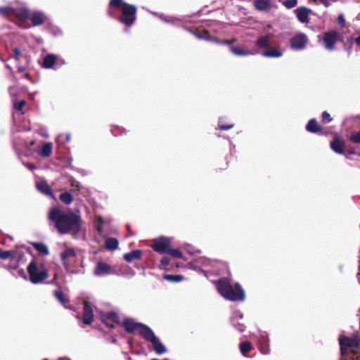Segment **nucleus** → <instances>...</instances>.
I'll list each match as a JSON object with an SVG mask.
<instances>
[{
  "label": "nucleus",
  "mask_w": 360,
  "mask_h": 360,
  "mask_svg": "<svg viewBox=\"0 0 360 360\" xmlns=\"http://www.w3.org/2000/svg\"><path fill=\"white\" fill-rule=\"evenodd\" d=\"M33 246L41 255H47L49 254L47 246L41 243H34Z\"/></svg>",
  "instance_id": "5701e85b"
},
{
  "label": "nucleus",
  "mask_w": 360,
  "mask_h": 360,
  "mask_svg": "<svg viewBox=\"0 0 360 360\" xmlns=\"http://www.w3.org/2000/svg\"><path fill=\"white\" fill-rule=\"evenodd\" d=\"M350 139L354 143H360V132H356L355 134H353L350 136Z\"/></svg>",
  "instance_id": "ea45409f"
},
{
  "label": "nucleus",
  "mask_w": 360,
  "mask_h": 360,
  "mask_svg": "<svg viewBox=\"0 0 360 360\" xmlns=\"http://www.w3.org/2000/svg\"><path fill=\"white\" fill-rule=\"evenodd\" d=\"M231 50L232 53H233L235 55L237 56H247L252 54L250 52H248L243 49H240L239 47H231Z\"/></svg>",
  "instance_id": "c756f323"
},
{
  "label": "nucleus",
  "mask_w": 360,
  "mask_h": 360,
  "mask_svg": "<svg viewBox=\"0 0 360 360\" xmlns=\"http://www.w3.org/2000/svg\"><path fill=\"white\" fill-rule=\"evenodd\" d=\"M254 6L259 11H266L271 7V0H255Z\"/></svg>",
  "instance_id": "ddd939ff"
},
{
  "label": "nucleus",
  "mask_w": 360,
  "mask_h": 360,
  "mask_svg": "<svg viewBox=\"0 0 360 360\" xmlns=\"http://www.w3.org/2000/svg\"><path fill=\"white\" fill-rule=\"evenodd\" d=\"M166 280L172 281V282H179L183 280V277L181 276H173V275H166L164 277Z\"/></svg>",
  "instance_id": "72a5a7b5"
},
{
  "label": "nucleus",
  "mask_w": 360,
  "mask_h": 360,
  "mask_svg": "<svg viewBox=\"0 0 360 360\" xmlns=\"http://www.w3.org/2000/svg\"><path fill=\"white\" fill-rule=\"evenodd\" d=\"M138 332L150 342L152 341L153 338L156 337L153 330L150 328L143 324L139 326Z\"/></svg>",
  "instance_id": "f8f14e48"
},
{
  "label": "nucleus",
  "mask_w": 360,
  "mask_h": 360,
  "mask_svg": "<svg viewBox=\"0 0 360 360\" xmlns=\"http://www.w3.org/2000/svg\"><path fill=\"white\" fill-rule=\"evenodd\" d=\"M151 343L153 344L154 349L158 354H163L166 352L165 347L160 342L157 337L153 338Z\"/></svg>",
  "instance_id": "f3484780"
},
{
  "label": "nucleus",
  "mask_w": 360,
  "mask_h": 360,
  "mask_svg": "<svg viewBox=\"0 0 360 360\" xmlns=\"http://www.w3.org/2000/svg\"><path fill=\"white\" fill-rule=\"evenodd\" d=\"M13 255V253L12 251H2L0 250V258L3 259H8L9 257H11Z\"/></svg>",
  "instance_id": "c9c22d12"
},
{
  "label": "nucleus",
  "mask_w": 360,
  "mask_h": 360,
  "mask_svg": "<svg viewBox=\"0 0 360 360\" xmlns=\"http://www.w3.org/2000/svg\"><path fill=\"white\" fill-rule=\"evenodd\" d=\"M52 152V144L51 143H46L43 145L40 154L42 156H49Z\"/></svg>",
  "instance_id": "393cba45"
},
{
  "label": "nucleus",
  "mask_w": 360,
  "mask_h": 360,
  "mask_svg": "<svg viewBox=\"0 0 360 360\" xmlns=\"http://www.w3.org/2000/svg\"><path fill=\"white\" fill-rule=\"evenodd\" d=\"M232 126H233L232 124H231V125H227V126L224 125V124L221 123V120H219V128H220L221 129H231V128L232 127Z\"/></svg>",
  "instance_id": "37998d69"
},
{
  "label": "nucleus",
  "mask_w": 360,
  "mask_h": 360,
  "mask_svg": "<svg viewBox=\"0 0 360 360\" xmlns=\"http://www.w3.org/2000/svg\"><path fill=\"white\" fill-rule=\"evenodd\" d=\"M110 318L115 323L119 322V318H118V316L115 314H110Z\"/></svg>",
  "instance_id": "a18cd8bd"
},
{
  "label": "nucleus",
  "mask_w": 360,
  "mask_h": 360,
  "mask_svg": "<svg viewBox=\"0 0 360 360\" xmlns=\"http://www.w3.org/2000/svg\"><path fill=\"white\" fill-rule=\"evenodd\" d=\"M14 13V11L11 7H1L0 14L1 15H11Z\"/></svg>",
  "instance_id": "e433bc0d"
},
{
  "label": "nucleus",
  "mask_w": 360,
  "mask_h": 360,
  "mask_svg": "<svg viewBox=\"0 0 360 360\" xmlns=\"http://www.w3.org/2000/svg\"><path fill=\"white\" fill-rule=\"evenodd\" d=\"M167 254H169L176 258H181L182 257V253L179 250L172 249L171 248H169V250L167 252Z\"/></svg>",
  "instance_id": "f704fd0d"
},
{
  "label": "nucleus",
  "mask_w": 360,
  "mask_h": 360,
  "mask_svg": "<svg viewBox=\"0 0 360 360\" xmlns=\"http://www.w3.org/2000/svg\"><path fill=\"white\" fill-rule=\"evenodd\" d=\"M141 255V252L140 250H134L131 252L125 254L124 255V258L127 262H131L136 259L140 258Z\"/></svg>",
  "instance_id": "4be33fe9"
},
{
  "label": "nucleus",
  "mask_w": 360,
  "mask_h": 360,
  "mask_svg": "<svg viewBox=\"0 0 360 360\" xmlns=\"http://www.w3.org/2000/svg\"><path fill=\"white\" fill-rule=\"evenodd\" d=\"M61 138H62V136H58V137L57 141H60V139Z\"/></svg>",
  "instance_id": "603ef678"
},
{
  "label": "nucleus",
  "mask_w": 360,
  "mask_h": 360,
  "mask_svg": "<svg viewBox=\"0 0 360 360\" xmlns=\"http://www.w3.org/2000/svg\"><path fill=\"white\" fill-rule=\"evenodd\" d=\"M141 325V324L137 323L131 319H126L124 321V327L125 330H127L128 332H134L135 330L138 331L139 326Z\"/></svg>",
  "instance_id": "dca6fc26"
},
{
  "label": "nucleus",
  "mask_w": 360,
  "mask_h": 360,
  "mask_svg": "<svg viewBox=\"0 0 360 360\" xmlns=\"http://www.w3.org/2000/svg\"><path fill=\"white\" fill-rule=\"evenodd\" d=\"M75 251L72 248H67L61 254V259L66 269H68L72 262L75 261Z\"/></svg>",
  "instance_id": "1a4fd4ad"
},
{
  "label": "nucleus",
  "mask_w": 360,
  "mask_h": 360,
  "mask_svg": "<svg viewBox=\"0 0 360 360\" xmlns=\"http://www.w3.org/2000/svg\"><path fill=\"white\" fill-rule=\"evenodd\" d=\"M16 15L21 20H25L29 18L28 11L26 9H21L17 13Z\"/></svg>",
  "instance_id": "2f4dec72"
},
{
  "label": "nucleus",
  "mask_w": 360,
  "mask_h": 360,
  "mask_svg": "<svg viewBox=\"0 0 360 360\" xmlns=\"http://www.w3.org/2000/svg\"><path fill=\"white\" fill-rule=\"evenodd\" d=\"M307 129L311 132H316L319 131V127L315 120H311L307 125Z\"/></svg>",
  "instance_id": "a878e982"
},
{
  "label": "nucleus",
  "mask_w": 360,
  "mask_h": 360,
  "mask_svg": "<svg viewBox=\"0 0 360 360\" xmlns=\"http://www.w3.org/2000/svg\"><path fill=\"white\" fill-rule=\"evenodd\" d=\"M27 167L30 169H34V166L32 165H27Z\"/></svg>",
  "instance_id": "3c124183"
},
{
  "label": "nucleus",
  "mask_w": 360,
  "mask_h": 360,
  "mask_svg": "<svg viewBox=\"0 0 360 360\" xmlns=\"http://www.w3.org/2000/svg\"><path fill=\"white\" fill-rule=\"evenodd\" d=\"M332 120L330 115L327 112H323L322 115V121L324 123H328Z\"/></svg>",
  "instance_id": "a19ab883"
},
{
  "label": "nucleus",
  "mask_w": 360,
  "mask_h": 360,
  "mask_svg": "<svg viewBox=\"0 0 360 360\" xmlns=\"http://www.w3.org/2000/svg\"><path fill=\"white\" fill-rule=\"evenodd\" d=\"M13 52H14V58L17 60H20V58L22 56L21 51L19 49L15 48L14 49Z\"/></svg>",
  "instance_id": "79ce46f5"
},
{
  "label": "nucleus",
  "mask_w": 360,
  "mask_h": 360,
  "mask_svg": "<svg viewBox=\"0 0 360 360\" xmlns=\"http://www.w3.org/2000/svg\"><path fill=\"white\" fill-rule=\"evenodd\" d=\"M169 264V259L167 257H164L161 260V265L163 267L167 266Z\"/></svg>",
  "instance_id": "c03bdc74"
},
{
  "label": "nucleus",
  "mask_w": 360,
  "mask_h": 360,
  "mask_svg": "<svg viewBox=\"0 0 360 360\" xmlns=\"http://www.w3.org/2000/svg\"><path fill=\"white\" fill-rule=\"evenodd\" d=\"M49 219L56 223V228L60 233H77L80 229V217L68 212H63L58 207H54L49 212Z\"/></svg>",
  "instance_id": "f257e3e1"
},
{
  "label": "nucleus",
  "mask_w": 360,
  "mask_h": 360,
  "mask_svg": "<svg viewBox=\"0 0 360 360\" xmlns=\"http://www.w3.org/2000/svg\"><path fill=\"white\" fill-rule=\"evenodd\" d=\"M45 16L43 13L37 12L32 15L31 20L34 26L42 24L45 20Z\"/></svg>",
  "instance_id": "a211bd4d"
},
{
  "label": "nucleus",
  "mask_w": 360,
  "mask_h": 360,
  "mask_svg": "<svg viewBox=\"0 0 360 360\" xmlns=\"http://www.w3.org/2000/svg\"><path fill=\"white\" fill-rule=\"evenodd\" d=\"M271 37V34H267L259 37L257 41V45L261 48L269 47L270 45V39Z\"/></svg>",
  "instance_id": "6ab92c4d"
},
{
  "label": "nucleus",
  "mask_w": 360,
  "mask_h": 360,
  "mask_svg": "<svg viewBox=\"0 0 360 360\" xmlns=\"http://www.w3.org/2000/svg\"><path fill=\"white\" fill-rule=\"evenodd\" d=\"M263 56L265 57H274L278 58L282 56L281 53L276 49H272L269 51L263 53Z\"/></svg>",
  "instance_id": "cd10ccee"
},
{
  "label": "nucleus",
  "mask_w": 360,
  "mask_h": 360,
  "mask_svg": "<svg viewBox=\"0 0 360 360\" xmlns=\"http://www.w3.org/2000/svg\"><path fill=\"white\" fill-rule=\"evenodd\" d=\"M153 249L159 253H167L170 248V240L167 238H160L154 240Z\"/></svg>",
  "instance_id": "423d86ee"
},
{
  "label": "nucleus",
  "mask_w": 360,
  "mask_h": 360,
  "mask_svg": "<svg viewBox=\"0 0 360 360\" xmlns=\"http://www.w3.org/2000/svg\"><path fill=\"white\" fill-rule=\"evenodd\" d=\"M281 3L287 8H292L297 6V0H283Z\"/></svg>",
  "instance_id": "7c9ffc66"
},
{
  "label": "nucleus",
  "mask_w": 360,
  "mask_h": 360,
  "mask_svg": "<svg viewBox=\"0 0 360 360\" xmlns=\"http://www.w3.org/2000/svg\"><path fill=\"white\" fill-rule=\"evenodd\" d=\"M331 148L337 153L342 154L345 151V144L341 140L336 139L330 143Z\"/></svg>",
  "instance_id": "2eb2a0df"
},
{
  "label": "nucleus",
  "mask_w": 360,
  "mask_h": 360,
  "mask_svg": "<svg viewBox=\"0 0 360 360\" xmlns=\"http://www.w3.org/2000/svg\"><path fill=\"white\" fill-rule=\"evenodd\" d=\"M67 141H69V136H67Z\"/></svg>",
  "instance_id": "864d4df0"
},
{
  "label": "nucleus",
  "mask_w": 360,
  "mask_h": 360,
  "mask_svg": "<svg viewBox=\"0 0 360 360\" xmlns=\"http://www.w3.org/2000/svg\"><path fill=\"white\" fill-rule=\"evenodd\" d=\"M25 101H21L20 102H14V107L16 110L21 111L22 108L25 105Z\"/></svg>",
  "instance_id": "58836bf2"
},
{
  "label": "nucleus",
  "mask_w": 360,
  "mask_h": 360,
  "mask_svg": "<svg viewBox=\"0 0 360 360\" xmlns=\"http://www.w3.org/2000/svg\"><path fill=\"white\" fill-rule=\"evenodd\" d=\"M240 349L242 354L246 356L247 353L252 349V346L250 342H244L240 345Z\"/></svg>",
  "instance_id": "c85d7f7f"
},
{
  "label": "nucleus",
  "mask_w": 360,
  "mask_h": 360,
  "mask_svg": "<svg viewBox=\"0 0 360 360\" xmlns=\"http://www.w3.org/2000/svg\"><path fill=\"white\" fill-rule=\"evenodd\" d=\"M123 4L122 0H111L110 2V6L115 8L120 7L121 6H123Z\"/></svg>",
  "instance_id": "4c0bfd02"
},
{
  "label": "nucleus",
  "mask_w": 360,
  "mask_h": 360,
  "mask_svg": "<svg viewBox=\"0 0 360 360\" xmlns=\"http://www.w3.org/2000/svg\"><path fill=\"white\" fill-rule=\"evenodd\" d=\"M55 295L58 298V300L66 307V304L68 302V300L64 297L61 291H56Z\"/></svg>",
  "instance_id": "473e14b6"
},
{
  "label": "nucleus",
  "mask_w": 360,
  "mask_h": 360,
  "mask_svg": "<svg viewBox=\"0 0 360 360\" xmlns=\"http://www.w3.org/2000/svg\"><path fill=\"white\" fill-rule=\"evenodd\" d=\"M56 56L52 55V54L47 55L44 58V64H43V65L46 68H51L53 67V65L56 63Z\"/></svg>",
  "instance_id": "412c9836"
},
{
  "label": "nucleus",
  "mask_w": 360,
  "mask_h": 360,
  "mask_svg": "<svg viewBox=\"0 0 360 360\" xmlns=\"http://www.w3.org/2000/svg\"><path fill=\"white\" fill-rule=\"evenodd\" d=\"M30 280L32 283H39L46 280L49 276L48 270L43 262L34 259L27 266Z\"/></svg>",
  "instance_id": "20e7f679"
},
{
  "label": "nucleus",
  "mask_w": 360,
  "mask_h": 360,
  "mask_svg": "<svg viewBox=\"0 0 360 360\" xmlns=\"http://www.w3.org/2000/svg\"><path fill=\"white\" fill-rule=\"evenodd\" d=\"M60 200L65 204L70 205L72 202L73 198L70 193L65 192L60 195Z\"/></svg>",
  "instance_id": "bb28decb"
},
{
  "label": "nucleus",
  "mask_w": 360,
  "mask_h": 360,
  "mask_svg": "<svg viewBox=\"0 0 360 360\" xmlns=\"http://www.w3.org/2000/svg\"><path fill=\"white\" fill-rule=\"evenodd\" d=\"M355 41L356 44L360 46V36L355 39Z\"/></svg>",
  "instance_id": "8fccbe9b"
},
{
  "label": "nucleus",
  "mask_w": 360,
  "mask_h": 360,
  "mask_svg": "<svg viewBox=\"0 0 360 360\" xmlns=\"http://www.w3.org/2000/svg\"><path fill=\"white\" fill-rule=\"evenodd\" d=\"M325 6L328 7L330 4L328 0H319Z\"/></svg>",
  "instance_id": "de8ad7c7"
},
{
  "label": "nucleus",
  "mask_w": 360,
  "mask_h": 360,
  "mask_svg": "<svg viewBox=\"0 0 360 360\" xmlns=\"http://www.w3.org/2000/svg\"><path fill=\"white\" fill-rule=\"evenodd\" d=\"M112 273V270L111 266L103 262H98L94 269L95 275L98 276L110 274Z\"/></svg>",
  "instance_id": "9d476101"
},
{
  "label": "nucleus",
  "mask_w": 360,
  "mask_h": 360,
  "mask_svg": "<svg viewBox=\"0 0 360 360\" xmlns=\"http://www.w3.org/2000/svg\"><path fill=\"white\" fill-rule=\"evenodd\" d=\"M136 8L134 6L124 4L122 6L121 21L127 25H131L135 20Z\"/></svg>",
  "instance_id": "39448f33"
},
{
  "label": "nucleus",
  "mask_w": 360,
  "mask_h": 360,
  "mask_svg": "<svg viewBox=\"0 0 360 360\" xmlns=\"http://www.w3.org/2000/svg\"><path fill=\"white\" fill-rule=\"evenodd\" d=\"M297 18L302 22H307L309 20V11L304 7L298 8L295 11Z\"/></svg>",
  "instance_id": "4468645a"
},
{
  "label": "nucleus",
  "mask_w": 360,
  "mask_h": 360,
  "mask_svg": "<svg viewBox=\"0 0 360 360\" xmlns=\"http://www.w3.org/2000/svg\"><path fill=\"white\" fill-rule=\"evenodd\" d=\"M238 317L240 318V319H242L243 318V315L240 313H239V312L236 313L235 317L233 319V321H235V319L236 318H238Z\"/></svg>",
  "instance_id": "09e8293b"
},
{
  "label": "nucleus",
  "mask_w": 360,
  "mask_h": 360,
  "mask_svg": "<svg viewBox=\"0 0 360 360\" xmlns=\"http://www.w3.org/2000/svg\"><path fill=\"white\" fill-rule=\"evenodd\" d=\"M339 342L341 349L340 360H360V340L357 336L341 335L339 337Z\"/></svg>",
  "instance_id": "f03ea898"
},
{
  "label": "nucleus",
  "mask_w": 360,
  "mask_h": 360,
  "mask_svg": "<svg viewBox=\"0 0 360 360\" xmlns=\"http://www.w3.org/2000/svg\"><path fill=\"white\" fill-rule=\"evenodd\" d=\"M217 290L226 299L231 301H243L245 299V292L238 283L232 286L227 278H222L217 281Z\"/></svg>",
  "instance_id": "7ed1b4c3"
},
{
  "label": "nucleus",
  "mask_w": 360,
  "mask_h": 360,
  "mask_svg": "<svg viewBox=\"0 0 360 360\" xmlns=\"http://www.w3.org/2000/svg\"><path fill=\"white\" fill-rule=\"evenodd\" d=\"M37 187L39 191L43 193L45 195H51V188L50 186L44 181L37 183Z\"/></svg>",
  "instance_id": "aec40b11"
},
{
  "label": "nucleus",
  "mask_w": 360,
  "mask_h": 360,
  "mask_svg": "<svg viewBox=\"0 0 360 360\" xmlns=\"http://www.w3.org/2000/svg\"><path fill=\"white\" fill-rule=\"evenodd\" d=\"M338 21H339V23H340V25H343V23L345 22V20H344V18H343V16H342V15H339V17H338Z\"/></svg>",
  "instance_id": "49530a36"
},
{
  "label": "nucleus",
  "mask_w": 360,
  "mask_h": 360,
  "mask_svg": "<svg viewBox=\"0 0 360 360\" xmlns=\"http://www.w3.org/2000/svg\"><path fill=\"white\" fill-rule=\"evenodd\" d=\"M307 42V36L304 34H298L290 40L291 47L293 49L300 50L305 47Z\"/></svg>",
  "instance_id": "0eeeda50"
},
{
  "label": "nucleus",
  "mask_w": 360,
  "mask_h": 360,
  "mask_svg": "<svg viewBox=\"0 0 360 360\" xmlns=\"http://www.w3.org/2000/svg\"><path fill=\"white\" fill-rule=\"evenodd\" d=\"M105 247L108 250H115L118 246V241L115 238H109L105 240Z\"/></svg>",
  "instance_id": "b1692460"
},
{
  "label": "nucleus",
  "mask_w": 360,
  "mask_h": 360,
  "mask_svg": "<svg viewBox=\"0 0 360 360\" xmlns=\"http://www.w3.org/2000/svg\"><path fill=\"white\" fill-rule=\"evenodd\" d=\"M94 320V314L91 307L87 302H84L83 323L90 324Z\"/></svg>",
  "instance_id": "9b49d317"
},
{
  "label": "nucleus",
  "mask_w": 360,
  "mask_h": 360,
  "mask_svg": "<svg viewBox=\"0 0 360 360\" xmlns=\"http://www.w3.org/2000/svg\"><path fill=\"white\" fill-rule=\"evenodd\" d=\"M338 33L335 31H330L326 32L324 34L323 37V43L325 47L328 50H333L334 48V44L338 41Z\"/></svg>",
  "instance_id": "6e6552de"
}]
</instances>
